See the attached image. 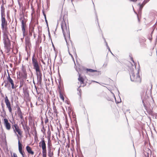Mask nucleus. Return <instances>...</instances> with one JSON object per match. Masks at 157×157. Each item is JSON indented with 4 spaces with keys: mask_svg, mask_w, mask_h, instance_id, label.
Segmentation results:
<instances>
[{
    "mask_svg": "<svg viewBox=\"0 0 157 157\" xmlns=\"http://www.w3.org/2000/svg\"><path fill=\"white\" fill-rule=\"evenodd\" d=\"M2 108H3V111H4V109L3 108V106H2Z\"/></svg>",
    "mask_w": 157,
    "mask_h": 157,
    "instance_id": "5fc2aeb1",
    "label": "nucleus"
},
{
    "mask_svg": "<svg viewBox=\"0 0 157 157\" xmlns=\"http://www.w3.org/2000/svg\"><path fill=\"white\" fill-rule=\"evenodd\" d=\"M26 150L27 152L31 155H33L34 152L32 150V149L30 147L27 146L26 147Z\"/></svg>",
    "mask_w": 157,
    "mask_h": 157,
    "instance_id": "2eb2a0df",
    "label": "nucleus"
},
{
    "mask_svg": "<svg viewBox=\"0 0 157 157\" xmlns=\"http://www.w3.org/2000/svg\"><path fill=\"white\" fill-rule=\"evenodd\" d=\"M153 31H153L151 33V35H152V34Z\"/></svg>",
    "mask_w": 157,
    "mask_h": 157,
    "instance_id": "0e129e2a",
    "label": "nucleus"
},
{
    "mask_svg": "<svg viewBox=\"0 0 157 157\" xmlns=\"http://www.w3.org/2000/svg\"><path fill=\"white\" fill-rule=\"evenodd\" d=\"M130 1L136 2L137 0H129Z\"/></svg>",
    "mask_w": 157,
    "mask_h": 157,
    "instance_id": "37998d69",
    "label": "nucleus"
},
{
    "mask_svg": "<svg viewBox=\"0 0 157 157\" xmlns=\"http://www.w3.org/2000/svg\"><path fill=\"white\" fill-rule=\"evenodd\" d=\"M52 47H53V48H54V49L55 50V47H54V46L52 42Z\"/></svg>",
    "mask_w": 157,
    "mask_h": 157,
    "instance_id": "c03bdc74",
    "label": "nucleus"
},
{
    "mask_svg": "<svg viewBox=\"0 0 157 157\" xmlns=\"http://www.w3.org/2000/svg\"><path fill=\"white\" fill-rule=\"evenodd\" d=\"M18 114L19 117H20V118L21 119H24L23 117L22 116L23 113H18Z\"/></svg>",
    "mask_w": 157,
    "mask_h": 157,
    "instance_id": "cd10ccee",
    "label": "nucleus"
},
{
    "mask_svg": "<svg viewBox=\"0 0 157 157\" xmlns=\"http://www.w3.org/2000/svg\"><path fill=\"white\" fill-rule=\"evenodd\" d=\"M42 13H43V15L44 16V18H46V14H45V13H44V10H42Z\"/></svg>",
    "mask_w": 157,
    "mask_h": 157,
    "instance_id": "7c9ffc66",
    "label": "nucleus"
},
{
    "mask_svg": "<svg viewBox=\"0 0 157 157\" xmlns=\"http://www.w3.org/2000/svg\"><path fill=\"white\" fill-rule=\"evenodd\" d=\"M4 125L6 129L8 130H9L11 128V126L10 123L8 122V120L6 118H4Z\"/></svg>",
    "mask_w": 157,
    "mask_h": 157,
    "instance_id": "ddd939ff",
    "label": "nucleus"
},
{
    "mask_svg": "<svg viewBox=\"0 0 157 157\" xmlns=\"http://www.w3.org/2000/svg\"><path fill=\"white\" fill-rule=\"evenodd\" d=\"M25 128L27 129V132H29V129H30L28 127L27 125H25Z\"/></svg>",
    "mask_w": 157,
    "mask_h": 157,
    "instance_id": "2f4dec72",
    "label": "nucleus"
},
{
    "mask_svg": "<svg viewBox=\"0 0 157 157\" xmlns=\"http://www.w3.org/2000/svg\"><path fill=\"white\" fill-rule=\"evenodd\" d=\"M41 123V124H42L43 125L44 122H43V121H42Z\"/></svg>",
    "mask_w": 157,
    "mask_h": 157,
    "instance_id": "3c124183",
    "label": "nucleus"
},
{
    "mask_svg": "<svg viewBox=\"0 0 157 157\" xmlns=\"http://www.w3.org/2000/svg\"><path fill=\"white\" fill-rule=\"evenodd\" d=\"M107 65V63L106 62L103 65V67H106Z\"/></svg>",
    "mask_w": 157,
    "mask_h": 157,
    "instance_id": "473e14b6",
    "label": "nucleus"
},
{
    "mask_svg": "<svg viewBox=\"0 0 157 157\" xmlns=\"http://www.w3.org/2000/svg\"><path fill=\"white\" fill-rule=\"evenodd\" d=\"M7 82L10 83L11 85V87L12 89L15 88V87L14 82L13 79L10 78L9 74L8 73V76L7 77Z\"/></svg>",
    "mask_w": 157,
    "mask_h": 157,
    "instance_id": "9b49d317",
    "label": "nucleus"
},
{
    "mask_svg": "<svg viewBox=\"0 0 157 157\" xmlns=\"http://www.w3.org/2000/svg\"><path fill=\"white\" fill-rule=\"evenodd\" d=\"M142 102L143 105L145 108L147 110V112L149 114L151 115V116L154 117V113H153L151 109H147L146 106V105L144 102V100L142 99Z\"/></svg>",
    "mask_w": 157,
    "mask_h": 157,
    "instance_id": "f8f14e48",
    "label": "nucleus"
},
{
    "mask_svg": "<svg viewBox=\"0 0 157 157\" xmlns=\"http://www.w3.org/2000/svg\"><path fill=\"white\" fill-rule=\"evenodd\" d=\"M4 2H2V4L1 6H3V7H4Z\"/></svg>",
    "mask_w": 157,
    "mask_h": 157,
    "instance_id": "49530a36",
    "label": "nucleus"
},
{
    "mask_svg": "<svg viewBox=\"0 0 157 157\" xmlns=\"http://www.w3.org/2000/svg\"><path fill=\"white\" fill-rule=\"evenodd\" d=\"M48 34H49V37H50V34L49 32Z\"/></svg>",
    "mask_w": 157,
    "mask_h": 157,
    "instance_id": "603ef678",
    "label": "nucleus"
},
{
    "mask_svg": "<svg viewBox=\"0 0 157 157\" xmlns=\"http://www.w3.org/2000/svg\"><path fill=\"white\" fill-rule=\"evenodd\" d=\"M130 58H131V60H132V61L134 63V61L132 57H131Z\"/></svg>",
    "mask_w": 157,
    "mask_h": 157,
    "instance_id": "a19ab883",
    "label": "nucleus"
},
{
    "mask_svg": "<svg viewBox=\"0 0 157 157\" xmlns=\"http://www.w3.org/2000/svg\"><path fill=\"white\" fill-rule=\"evenodd\" d=\"M107 49H108L109 51H110V52H111V53H112V54L113 55H113V54L112 53V52H111V50H110V49L109 48V47L108 46V47H107Z\"/></svg>",
    "mask_w": 157,
    "mask_h": 157,
    "instance_id": "4c0bfd02",
    "label": "nucleus"
},
{
    "mask_svg": "<svg viewBox=\"0 0 157 157\" xmlns=\"http://www.w3.org/2000/svg\"><path fill=\"white\" fill-rule=\"evenodd\" d=\"M79 74V77L78 78V80L80 82L81 84H83L84 83V79L82 77L80 76V74L78 73Z\"/></svg>",
    "mask_w": 157,
    "mask_h": 157,
    "instance_id": "f3484780",
    "label": "nucleus"
},
{
    "mask_svg": "<svg viewBox=\"0 0 157 157\" xmlns=\"http://www.w3.org/2000/svg\"><path fill=\"white\" fill-rule=\"evenodd\" d=\"M13 157H17V155L16 153H14L13 154Z\"/></svg>",
    "mask_w": 157,
    "mask_h": 157,
    "instance_id": "e433bc0d",
    "label": "nucleus"
},
{
    "mask_svg": "<svg viewBox=\"0 0 157 157\" xmlns=\"http://www.w3.org/2000/svg\"><path fill=\"white\" fill-rule=\"evenodd\" d=\"M65 40H66V42H67V41L66 39V38H65Z\"/></svg>",
    "mask_w": 157,
    "mask_h": 157,
    "instance_id": "13d9d810",
    "label": "nucleus"
},
{
    "mask_svg": "<svg viewBox=\"0 0 157 157\" xmlns=\"http://www.w3.org/2000/svg\"><path fill=\"white\" fill-rule=\"evenodd\" d=\"M38 100L39 101H41L42 102L43 101L42 100L40 99V97H38Z\"/></svg>",
    "mask_w": 157,
    "mask_h": 157,
    "instance_id": "72a5a7b5",
    "label": "nucleus"
},
{
    "mask_svg": "<svg viewBox=\"0 0 157 157\" xmlns=\"http://www.w3.org/2000/svg\"><path fill=\"white\" fill-rule=\"evenodd\" d=\"M150 0H144V3H145L146 4L147 3V2H148Z\"/></svg>",
    "mask_w": 157,
    "mask_h": 157,
    "instance_id": "f704fd0d",
    "label": "nucleus"
},
{
    "mask_svg": "<svg viewBox=\"0 0 157 157\" xmlns=\"http://www.w3.org/2000/svg\"><path fill=\"white\" fill-rule=\"evenodd\" d=\"M138 5L139 6V12H141V10L144 6H142L141 4L140 3H139L138 4Z\"/></svg>",
    "mask_w": 157,
    "mask_h": 157,
    "instance_id": "412c9836",
    "label": "nucleus"
},
{
    "mask_svg": "<svg viewBox=\"0 0 157 157\" xmlns=\"http://www.w3.org/2000/svg\"><path fill=\"white\" fill-rule=\"evenodd\" d=\"M86 71H89L90 72H97V71L96 70H94L91 69H86Z\"/></svg>",
    "mask_w": 157,
    "mask_h": 157,
    "instance_id": "5701e85b",
    "label": "nucleus"
},
{
    "mask_svg": "<svg viewBox=\"0 0 157 157\" xmlns=\"http://www.w3.org/2000/svg\"><path fill=\"white\" fill-rule=\"evenodd\" d=\"M29 35H30V36H31L32 35V32H29Z\"/></svg>",
    "mask_w": 157,
    "mask_h": 157,
    "instance_id": "a18cd8bd",
    "label": "nucleus"
},
{
    "mask_svg": "<svg viewBox=\"0 0 157 157\" xmlns=\"http://www.w3.org/2000/svg\"><path fill=\"white\" fill-rule=\"evenodd\" d=\"M80 87V86H79V87L78 88L77 90L79 92V93H78V95H79V94H80V96H81L80 92L81 91V89H79V87Z\"/></svg>",
    "mask_w": 157,
    "mask_h": 157,
    "instance_id": "c756f323",
    "label": "nucleus"
},
{
    "mask_svg": "<svg viewBox=\"0 0 157 157\" xmlns=\"http://www.w3.org/2000/svg\"><path fill=\"white\" fill-rule=\"evenodd\" d=\"M13 129L14 131L15 132L16 134H17L16 133V132H17L19 135H21V132L20 130L19 129V127L17 124L15 123L14 125L13 124Z\"/></svg>",
    "mask_w": 157,
    "mask_h": 157,
    "instance_id": "9d476101",
    "label": "nucleus"
},
{
    "mask_svg": "<svg viewBox=\"0 0 157 157\" xmlns=\"http://www.w3.org/2000/svg\"><path fill=\"white\" fill-rule=\"evenodd\" d=\"M48 155L49 157H52L53 156V151L52 148H48Z\"/></svg>",
    "mask_w": 157,
    "mask_h": 157,
    "instance_id": "4468645a",
    "label": "nucleus"
},
{
    "mask_svg": "<svg viewBox=\"0 0 157 157\" xmlns=\"http://www.w3.org/2000/svg\"><path fill=\"white\" fill-rule=\"evenodd\" d=\"M139 72L138 71L136 77L134 72L133 69H130V75L131 81H132L140 82L141 79L139 75Z\"/></svg>",
    "mask_w": 157,
    "mask_h": 157,
    "instance_id": "f03ea898",
    "label": "nucleus"
},
{
    "mask_svg": "<svg viewBox=\"0 0 157 157\" xmlns=\"http://www.w3.org/2000/svg\"><path fill=\"white\" fill-rule=\"evenodd\" d=\"M105 45H106V47H108V45L107 43L106 42V41H105Z\"/></svg>",
    "mask_w": 157,
    "mask_h": 157,
    "instance_id": "58836bf2",
    "label": "nucleus"
},
{
    "mask_svg": "<svg viewBox=\"0 0 157 157\" xmlns=\"http://www.w3.org/2000/svg\"><path fill=\"white\" fill-rule=\"evenodd\" d=\"M72 59H73V60L74 62V64H75V70L77 72H78V69L77 68V66H76V64H75V60H74V58L73 57H72Z\"/></svg>",
    "mask_w": 157,
    "mask_h": 157,
    "instance_id": "bb28decb",
    "label": "nucleus"
},
{
    "mask_svg": "<svg viewBox=\"0 0 157 157\" xmlns=\"http://www.w3.org/2000/svg\"><path fill=\"white\" fill-rule=\"evenodd\" d=\"M151 90L152 88V85H151Z\"/></svg>",
    "mask_w": 157,
    "mask_h": 157,
    "instance_id": "680f3d73",
    "label": "nucleus"
},
{
    "mask_svg": "<svg viewBox=\"0 0 157 157\" xmlns=\"http://www.w3.org/2000/svg\"><path fill=\"white\" fill-rule=\"evenodd\" d=\"M34 27H31L30 26L29 28V32H33L34 31Z\"/></svg>",
    "mask_w": 157,
    "mask_h": 157,
    "instance_id": "a878e982",
    "label": "nucleus"
},
{
    "mask_svg": "<svg viewBox=\"0 0 157 157\" xmlns=\"http://www.w3.org/2000/svg\"><path fill=\"white\" fill-rule=\"evenodd\" d=\"M47 138H51V132L49 128L48 127V130L47 132Z\"/></svg>",
    "mask_w": 157,
    "mask_h": 157,
    "instance_id": "aec40b11",
    "label": "nucleus"
},
{
    "mask_svg": "<svg viewBox=\"0 0 157 157\" xmlns=\"http://www.w3.org/2000/svg\"><path fill=\"white\" fill-rule=\"evenodd\" d=\"M35 88L36 89L37 93V94H38V91H37V87H36V86H35Z\"/></svg>",
    "mask_w": 157,
    "mask_h": 157,
    "instance_id": "09e8293b",
    "label": "nucleus"
},
{
    "mask_svg": "<svg viewBox=\"0 0 157 157\" xmlns=\"http://www.w3.org/2000/svg\"><path fill=\"white\" fill-rule=\"evenodd\" d=\"M4 47L7 50V53H9L11 50V43L9 38L3 39Z\"/></svg>",
    "mask_w": 157,
    "mask_h": 157,
    "instance_id": "20e7f679",
    "label": "nucleus"
},
{
    "mask_svg": "<svg viewBox=\"0 0 157 157\" xmlns=\"http://www.w3.org/2000/svg\"><path fill=\"white\" fill-rule=\"evenodd\" d=\"M34 56L35 55L34 54L32 58V63L33 68L37 71L40 70V66L37 59L34 58Z\"/></svg>",
    "mask_w": 157,
    "mask_h": 157,
    "instance_id": "39448f33",
    "label": "nucleus"
},
{
    "mask_svg": "<svg viewBox=\"0 0 157 157\" xmlns=\"http://www.w3.org/2000/svg\"><path fill=\"white\" fill-rule=\"evenodd\" d=\"M152 39V38L151 37V38H149V40H151Z\"/></svg>",
    "mask_w": 157,
    "mask_h": 157,
    "instance_id": "6e6d98bb",
    "label": "nucleus"
},
{
    "mask_svg": "<svg viewBox=\"0 0 157 157\" xmlns=\"http://www.w3.org/2000/svg\"><path fill=\"white\" fill-rule=\"evenodd\" d=\"M41 143V146L42 150L43 157H47V151L46 145L44 140V138L42 137L41 138V140L39 144Z\"/></svg>",
    "mask_w": 157,
    "mask_h": 157,
    "instance_id": "7ed1b4c3",
    "label": "nucleus"
},
{
    "mask_svg": "<svg viewBox=\"0 0 157 157\" xmlns=\"http://www.w3.org/2000/svg\"><path fill=\"white\" fill-rule=\"evenodd\" d=\"M59 97L60 98L62 99V100L63 101L64 100V97L63 95V94H62L60 90L59 91Z\"/></svg>",
    "mask_w": 157,
    "mask_h": 157,
    "instance_id": "4be33fe9",
    "label": "nucleus"
},
{
    "mask_svg": "<svg viewBox=\"0 0 157 157\" xmlns=\"http://www.w3.org/2000/svg\"><path fill=\"white\" fill-rule=\"evenodd\" d=\"M2 2H3V1H4L3 0H2Z\"/></svg>",
    "mask_w": 157,
    "mask_h": 157,
    "instance_id": "774afa93",
    "label": "nucleus"
},
{
    "mask_svg": "<svg viewBox=\"0 0 157 157\" xmlns=\"http://www.w3.org/2000/svg\"><path fill=\"white\" fill-rule=\"evenodd\" d=\"M6 84H5V86H6Z\"/></svg>",
    "mask_w": 157,
    "mask_h": 157,
    "instance_id": "338daca9",
    "label": "nucleus"
},
{
    "mask_svg": "<svg viewBox=\"0 0 157 157\" xmlns=\"http://www.w3.org/2000/svg\"><path fill=\"white\" fill-rule=\"evenodd\" d=\"M36 138H37V136H35V139H36Z\"/></svg>",
    "mask_w": 157,
    "mask_h": 157,
    "instance_id": "4d7b16f0",
    "label": "nucleus"
},
{
    "mask_svg": "<svg viewBox=\"0 0 157 157\" xmlns=\"http://www.w3.org/2000/svg\"><path fill=\"white\" fill-rule=\"evenodd\" d=\"M9 38L8 36L7 33L6 31H5L3 33V39Z\"/></svg>",
    "mask_w": 157,
    "mask_h": 157,
    "instance_id": "6ab92c4d",
    "label": "nucleus"
},
{
    "mask_svg": "<svg viewBox=\"0 0 157 157\" xmlns=\"http://www.w3.org/2000/svg\"><path fill=\"white\" fill-rule=\"evenodd\" d=\"M22 17L20 18V20L21 22V29L22 31V32L23 35L24 36H25L27 34V31L25 29V26L26 25V22L24 21V20L21 19Z\"/></svg>",
    "mask_w": 157,
    "mask_h": 157,
    "instance_id": "0eeeda50",
    "label": "nucleus"
},
{
    "mask_svg": "<svg viewBox=\"0 0 157 157\" xmlns=\"http://www.w3.org/2000/svg\"><path fill=\"white\" fill-rule=\"evenodd\" d=\"M61 28L63 31V35L65 37V34L67 33H68V32L69 33V27H68L66 26L65 22L63 21L61 24Z\"/></svg>",
    "mask_w": 157,
    "mask_h": 157,
    "instance_id": "423d86ee",
    "label": "nucleus"
},
{
    "mask_svg": "<svg viewBox=\"0 0 157 157\" xmlns=\"http://www.w3.org/2000/svg\"><path fill=\"white\" fill-rule=\"evenodd\" d=\"M71 57L72 58V57H73V56L72 55H71Z\"/></svg>",
    "mask_w": 157,
    "mask_h": 157,
    "instance_id": "e2e57ef3",
    "label": "nucleus"
},
{
    "mask_svg": "<svg viewBox=\"0 0 157 157\" xmlns=\"http://www.w3.org/2000/svg\"><path fill=\"white\" fill-rule=\"evenodd\" d=\"M137 17H138V21H140L139 19V17H138V16H137Z\"/></svg>",
    "mask_w": 157,
    "mask_h": 157,
    "instance_id": "bf43d9fd",
    "label": "nucleus"
},
{
    "mask_svg": "<svg viewBox=\"0 0 157 157\" xmlns=\"http://www.w3.org/2000/svg\"><path fill=\"white\" fill-rule=\"evenodd\" d=\"M5 9L2 6H1V26L2 29H4L6 30L7 29L6 26L7 25V21L6 20L5 17Z\"/></svg>",
    "mask_w": 157,
    "mask_h": 157,
    "instance_id": "f257e3e1",
    "label": "nucleus"
},
{
    "mask_svg": "<svg viewBox=\"0 0 157 157\" xmlns=\"http://www.w3.org/2000/svg\"><path fill=\"white\" fill-rule=\"evenodd\" d=\"M37 76V81L39 84H41L42 82V74L40 72V70L38 71H36Z\"/></svg>",
    "mask_w": 157,
    "mask_h": 157,
    "instance_id": "1a4fd4ad",
    "label": "nucleus"
},
{
    "mask_svg": "<svg viewBox=\"0 0 157 157\" xmlns=\"http://www.w3.org/2000/svg\"><path fill=\"white\" fill-rule=\"evenodd\" d=\"M17 113H22L21 111V109L20 108V107L19 106L17 105Z\"/></svg>",
    "mask_w": 157,
    "mask_h": 157,
    "instance_id": "b1692460",
    "label": "nucleus"
},
{
    "mask_svg": "<svg viewBox=\"0 0 157 157\" xmlns=\"http://www.w3.org/2000/svg\"><path fill=\"white\" fill-rule=\"evenodd\" d=\"M44 122H45V123H47L48 122V119L47 116H46V118H45V120L44 121Z\"/></svg>",
    "mask_w": 157,
    "mask_h": 157,
    "instance_id": "c85d7f7f",
    "label": "nucleus"
},
{
    "mask_svg": "<svg viewBox=\"0 0 157 157\" xmlns=\"http://www.w3.org/2000/svg\"><path fill=\"white\" fill-rule=\"evenodd\" d=\"M41 62L43 63V64H45V63L43 61V60H42Z\"/></svg>",
    "mask_w": 157,
    "mask_h": 157,
    "instance_id": "de8ad7c7",
    "label": "nucleus"
},
{
    "mask_svg": "<svg viewBox=\"0 0 157 157\" xmlns=\"http://www.w3.org/2000/svg\"><path fill=\"white\" fill-rule=\"evenodd\" d=\"M48 148H52V144L51 138L48 139Z\"/></svg>",
    "mask_w": 157,
    "mask_h": 157,
    "instance_id": "a211bd4d",
    "label": "nucleus"
},
{
    "mask_svg": "<svg viewBox=\"0 0 157 157\" xmlns=\"http://www.w3.org/2000/svg\"><path fill=\"white\" fill-rule=\"evenodd\" d=\"M17 139L18 140V150H22V144L20 142L18 135L17 134Z\"/></svg>",
    "mask_w": 157,
    "mask_h": 157,
    "instance_id": "dca6fc26",
    "label": "nucleus"
},
{
    "mask_svg": "<svg viewBox=\"0 0 157 157\" xmlns=\"http://www.w3.org/2000/svg\"><path fill=\"white\" fill-rule=\"evenodd\" d=\"M43 129H44V131L45 130L44 129V128L43 125Z\"/></svg>",
    "mask_w": 157,
    "mask_h": 157,
    "instance_id": "8fccbe9b",
    "label": "nucleus"
},
{
    "mask_svg": "<svg viewBox=\"0 0 157 157\" xmlns=\"http://www.w3.org/2000/svg\"><path fill=\"white\" fill-rule=\"evenodd\" d=\"M5 102L6 104V107L8 109L9 112L10 113H12V110L11 104L7 96H6L5 98Z\"/></svg>",
    "mask_w": 157,
    "mask_h": 157,
    "instance_id": "6e6552de",
    "label": "nucleus"
},
{
    "mask_svg": "<svg viewBox=\"0 0 157 157\" xmlns=\"http://www.w3.org/2000/svg\"><path fill=\"white\" fill-rule=\"evenodd\" d=\"M19 151L20 153L22 155V157H24L25 154L24 151H22V150H19Z\"/></svg>",
    "mask_w": 157,
    "mask_h": 157,
    "instance_id": "393cba45",
    "label": "nucleus"
},
{
    "mask_svg": "<svg viewBox=\"0 0 157 157\" xmlns=\"http://www.w3.org/2000/svg\"><path fill=\"white\" fill-rule=\"evenodd\" d=\"M147 156H146V157H149V154H148L147 153Z\"/></svg>",
    "mask_w": 157,
    "mask_h": 157,
    "instance_id": "052dcab7",
    "label": "nucleus"
},
{
    "mask_svg": "<svg viewBox=\"0 0 157 157\" xmlns=\"http://www.w3.org/2000/svg\"><path fill=\"white\" fill-rule=\"evenodd\" d=\"M69 54H70V55H71V54H70V53L69 52Z\"/></svg>",
    "mask_w": 157,
    "mask_h": 157,
    "instance_id": "69168bd1",
    "label": "nucleus"
},
{
    "mask_svg": "<svg viewBox=\"0 0 157 157\" xmlns=\"http://www.w3.org/2000/svg\"><path fill=\"white\" fill-rule=\"evenodd\" d=\"M102 38L104 40V41L105 42V38L104 37V36H103V34H102Z\"/></svg>",
    "mask_w": 157,
    "mask_h": 157,
    "instance_id": "ea45409f",
    "label": "nucleus"
},
{
    "mask_svg": "<svg viewBox=\"0 0 157 157\" xmlns=\"http://www.w3.org/2000/svg\"><path fill=\"white\" fill-rule=\"evenodd\" d=\"M146 4L145 3H144V2L143 1V3L141 4L142 6H144Z\"/></svg>",
    "mask_w": 157,
    "mask_h": 157,
    "instance_id": "79ce46f5",
    "label": "nucleus"
},
{
    "mask_svg": "<svg viewBox=\"0 0 157 157\" xmlns=\"http://www.w3.org/2000/svg\"><path fill=\"white\" fill-rule=\"evenodd\" d=\"M45 21L46 22V23L47 24V25L48 26V22L46 18H45Z\"/></svg>",
    "mask_w": 157,
    "mask_h": 157,
    "instance_id": "c9c22d12",
    "label": "nucleus"
},
{
    "mask_svg": "<svg viewBox=\"0 0 157 157\" xmlns=\"http://www.w3.org/2000/svg\"><path fill=\"white\" fill-rule=\"evenodd\" d=\"M22 126H23V127L24 129L25 130V128L24 127V125H23V124H22Z\"/></svg>",
    "mask_w": 157,
    "mask_h": 157,
    "instance_id": "864d4df0",
    "label": "nucleus"
}]
</instances>
